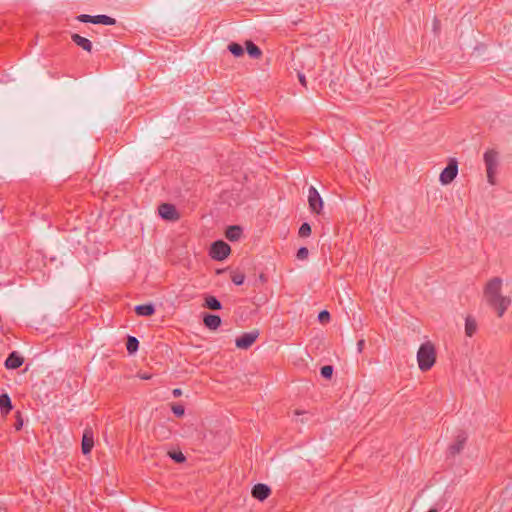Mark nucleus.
Wrapping results in <instances>:
<instances>
[{
    "label": "nucleus",
    "mask_w": 512,
    "mask_h": 512,
    "mask_svg": "<svg viewBox=\"0 0 512 512\" xmlns=\"http://www.w3.org/2000/svg\"><path fill=\"white\" fill-rule=\"evenodd\" d=\"M138 316H152L155 313V306L152 303L136 305L134 308Z\"/></svg>",
    "instance_id": "nucleus-17"
},
{
    "label": "nucleus",
    "mask_w": 512,
    "mask_h": 512,
    "mask_svg": "<svg viewBox=\"0 0 512 512\" xmlns=\"http://www.w3.org/2000/svg\"><path fill=\"white\" fill-rule=\"evenodd\" d=\"M299 236L300 237H309L311 235V226L309 223L304 222L299 228Z\"/></svg>",
    "instance_id": "nucleus-27"
},
{
    "label": "nucleus",
    "mask_w": 512,
    "mask_h": 512,
    "mask_svg": "<svg viewBox=\"0 0 512 512\" xmlns=\"http://www.w3.org/2000/svg\"><path fill=\"white\" fill-rule=\"evenodd\" d=\"M139 348V341L134 336H128L126 341V349L129 354H134Z\"/></svg>",
    "instance_id": "nucleus-22"
},
{
    "label": "nucleus",
    "mask_w": 512,
    "mask_h": 512,
    "mask_svg": "<svg viewBox=\"0 0 512 512\" xmlns=\"http://www.w3.org/2000/svg\"><path fill=\"white\" fill-rule=\"evenodd\" d=\"M252 497L259 500H266L271 494V488L263 483H258L253 486L251 490Z\"/></svg>",
    "instance_id": "nucleus-11"
},
{
    "label": "nucleus",
    "mask_w": 512,
    "mask_h": 512,
    "mask_svg": "<svg viewBox=\"0 0 512 512\" xmlns=\"http://www.w3.org/2000/svg\"><path fill=\"white\" fill-rule=\"evenodd\" d=\"M228 50L235 56V57H240L244 54V49L243 47L238 44V43H235V42H232L228 45Z\"/></svg>",
    "instance_id": "nucleus-23"
},
{
    "label": "nucleus",
    "mask_w": 512,
    "mask_h": 512,
    "mask_svg": "<svg viewBox=\"0 0 512 512\" xmlns=\"http://www.w3.org/2000/svg\"><path fill=\"white\" fill-rule=\"evenodd\" d=\"M172 394L175 398L180 397L182 395V390L180 388H175L173 389Z\"/></svg>",
    "instance_id": "nucleus-34"
},
{
    "label": "nucleus",
    "mask_w": 512,
    "mask_h": 512,
    "mask_svg": "<svg viewBox=\"0 0 512 512\" xmlns=\"http://www.w3.org/2000/svg\"><path fill=\"white\" fill-rule=\"evenodd\" d=\"M364 346H365V340L364 339H360L357 342V350H358L359 353H361L363 351Z\"/></svg>",
    "instance_id": "nucleus-33"
},
{
    "label": "nucleus",
    "mask_w": 512,
    "mask_h": 512,
    "mask_svg": "<svg viewBox=\"0 0 512 512\" xmlns=\"http://www.w3.org/2000/svg\"><path fill=\"white\" fill-rule=\"evenodd\" d=\"M466 441H467L466 433L464 431H460L457 434L454 442L449 445L448 455L454 457V456L460 454L462 452V450L464 449Z\"/></svg>",
    "instance_id": "nucleus-10"
},
{
    "label": "nucleus",
    "mask_w": 512,
    "mask_h": 512,
    "mask_svg": "<svg viewBox=\"0 0 512 512\" xmlns=\"http://www.w3.org/2000/svg\"><path fill=\"white\" fill-rule=\"evenodd\" d=\"M171 409H172V412L177 417H182L185 414V408L181 404H173Z\"/></svg>",
    "instance_id": "nucleus-28"
},
{
    "label": "nucleus",
    "mask_w": 512,
    "mask_h": 512,
    "mask_svg": "<svg viewBox=\"0 0 512 512\" xmlns=\"http://www.w3.org/2000/svg\"><path fill=\"white\" fill-rule=\"evenodd\" d=\"M71 39L77 46L81 47L83 50H85L87 52L92 51V43L89 39H87L83 36H80L77 33H73L71 35Z\"/></svg>",
    "instance_id": "nucleus-15"
},
{
    "label": "nucleus",
    "mask_w": 512,
    "mask_h": 512,
    "mask_svg": "<svg viewBox=\"0 0 512 512\" xmlns=\"http://www.w3.org/2000/svg\"><path fill=\"white\" fill-rule=\"evenodd\" d=\"M23 362L24 358L17 351H12L5 360V367L7 369H17Z\"/></svg>",
    "instance_id": "nucleus-13"
},
{
    "label": "nucleus",
    "mask_w": 512,
    "mask_h": 512,
    "mask_svg": "<svg viewBox=\"0 0 512 512\" xmlns=\"http://www.w3.org/2000/svg\"><path fill=\"white\" fill-rule=\"evenodd\" d=\"M203 306L207 309L216 311L222 309L221 302L213 295H207L204 298V304Z\"/></svg>",
    "instance_id": "nucleus-18"
},
{
    "label": "nucleus",
    "mask_w": 512,
    "mask_h": 512,
    "mask_svg": "<svg viewBox=\"0 0 512 512\" xmlns=\"http://www.w3.org/2000/svg\"><path fill=\"white\" fill-rule=\"evenodd\" d=\"M221 318L218 315L215 314H204L203 316V323L206 328L210 330H216L221 325Z\"/></svg>",
    "instance_id": "nucleus-14"
},
{
    "label": "nucleus",
    "mask_w": 512,
    "mask_h": 512,
    "mask_svg": "<svg viewBox=\"0 0 512 512\" xmlns=\"http://www.w3.org/2000/svg\"><path fill=\"white\" fill-rule=\"evenodd\" d=\"M168 456L176 463H183L186 461V457L181 451H169Z\"/></svg>",
    "instance_id": "nucleus-24"
},
{
    "label": "nucleus",
    "mask_w": 512,
    "mask_h": 512,
    "mask_svg": "<svg viewBox=\"0 0 512 512\" xmlns=\"http://www.w3.org/2000/svg\"><path fill=\"white\" fill-rule=\"evenodd\" d=\"M457 173L458 163L455 159H451L440 174V182L444 185L451 183L456 178Z\"/></svg>",
    "instance_id": "nucleus-7"
},
{
    "label": "nucleus",
    "mask_w": 512,
    "mask_h": 512,
    "mask_svg": "<svg viewBox=\"0 0 512 512\" xmlns=\"http://www.w3.org/2000/svg\"><path fill=\"white\" fill-rule=\"evenodd\" d=\"M318 320H319L321 323H327V322H329V320H330V313H329L327 310H322V311L318 314Z\"/></svg>",
    "instance_id": "nucleus-31"
},
{
    "label": "nucleus",
    "mask_w": 512,
    "mask_h": 512,
    "mask_svg": "<svg viewBox=\"0 0 512 512\" xmlns=\"http://www.w3.org/2000/svg\"><path fill=\"white\" fill-rule=\"evenodd\" d=\"M242 234H243V229H242V227H240L238 225L229 226L225 232L226 238L232 242L238 241L241 238Z\"/></svg>",
    "instance_id": "nucleus-16"
},
{
    "label": "nucleus",
    "mask_w": 512,
    "mask_h": 512,
    "mask_svg": "<svg viewBox=\"0 0 512 512\" xmlns=\"http://www.w3.org/2000/svg\"><path fill=\"white\" fill-rule=\"evenodd\" d=\"M476 330H477L476 320L471 316H467L465 319V334H466V336L472 337L474 335V333L476 332Z\"/></svg>",
    "instance_id": "nucleus-20"
},
{
    "label": "nucleus",
    "mask_w": 512,
    "mask_h": 512,
    "mask_svg": "<svg viewBox=\"0 0 512 512\" xmlns=\"http://www.w3.org/2000/svg\"><path fill=\"white\" fill-rule=\"evenodd\" d=\"M417 361L421 371H428L436 361L435 347L431 342H425L420 345L417 352Z\"/></svg>",
    "instance_id": "nucleus-2"
},
{
    "label": "nucleus",
    "mask_w": 512,
    "mask_h": 512,
    "mask_svg": "<svg viewBox=\"0 0 512 512\" xmlns=\"http://www.w3.org/2000/svg\"><path fill=\"white\" fill-rule=\"evenodd\" d=\"M502 279L494 277L486 284L484 296L487 303L497 311L498 317H502L511 304V299L501 294Z\"/></svg>",
    "instance_id": "nucleus-1"
},
{
    "label": "nucleus",
    "mask_w": 512,
    "mask_h": 512,
    "mask_svg": "<svg viewBox=\"0 0 512 512\" xmlns=\"http://www.w3.org/2000/svg\"><path fill=\"white\" fill-rule=\"evenodd\" d=\"M438 23V20H434V28L436 29V24Z\"/></svg>",
    "instance_id": "nucleus-36"
},
{
    "label": "nucleus",
    "mask_w": 512,
    "mask_h": 512,
    "mask_svg": "<svg viewBox=\"0 0 512 512\" xmlns=\"http://www.w3.org/2000/svg\"><path fill=\"white\" fill-rule=\"evenodd\" d=\"M259 332L257 330L248 333H243L236 338L235 344L239 349H248L257 340Z\"/></svg>",
    "instance_id": "nucleus-9"
},
{
    "label": "nucleus",
    "mask_w": 512,
    "mask_h": 512,
    "mask_svg": "<svg viewBox=\"0 0 512 512\" xmlns=\"http://www.w3.org/2000/svg\"><path fill=\"white\" fill-rule=\"evenodd\" d=\"M484 162L487 172V180L490 184H495V173L498 167V152L494 149H489L484 153Z\"/></svg>",
    "instance_id": "nucleus-3"
},
{
    "label": "nucleus",
    "mask_w": 512,
    "mask_h": 512,
    "mask_svg": "<svg viewBox=\"0 0 512 512\" xmlns=\"http://www.w3.org/2000/svg\"><path fill=\"white\" fill-rule=\"evenodd\" d=\"M334 372V368L332 365L322 366L320 369V374L325 379H331Z\"/></svg>",
    "instance_id": "nucleus-26"
},
{
    "label": "nucleus",
    "mask_w": 512,
    "mask_h": 512,
    "mask_svg": "<svg viewBox=\"0 0 512 512\" xmlns=\"http://www.w3.org/2000/svg\"><path fill=\"white\" fill-rule=\"evenodd\" d=\"M77 20L83 23L103 24L108 26L116 24V19L107 15L91 16L87 14H81L77 17Z\"/></svg>",
    "instance_id": "nucleus-5"
},
{
    "label": "nucleus",
    "mask_w": 512,
    "mask_h": 512,
    "mask_svg": "<svg viewBox=\"0 0 512 512\" xmlns=\"http://www.w3.org/2000/svg\"><path fill=\"white\" fill-rule=\"evenodd\" d=\"M308 203L312 213L320 214L323 208V200L314 186L308 190Z\"/></svg>",
    "instance_id": "nucleus-6"
},
{
    "label": "nucleus",
    "mask_w": 512,
    "mask_h": 512,
    "mask_svg": "<svg viewBox=\"0 0 512 512\" xmlns=\"http://www.w3.org/2000/svg\"><path fill=\"white\" fill-rule=\"evenodd\" d=\"M94 446V438L93 431L91 428H86L83 432L81 449L84 455H87L91 452Z\"/></svg>",
    "instance_id": "nucleus-12"
},
{
    "label": "nucleus",
    "mask_w": 512,
    "mask_h": 512,
    "mask_svg": "<svg viewBox=\"0 0 512 512\" xmlns=\"http://www.w3.org/2000/svg\"><path fill=\"white\" fill-rule=\"evenodd\" d=\"M13 409L11 399L8 394L0 395V410L2 414L7 415Z\"/></svg>",
    "instance_id": "nucleus-19"
},
{
    "label": "nucleus",
    "mask_w": 512,
    "mask_h": 512,
    "mask_svg": "<svg viewBox=\"0 0 512 512\" xmlns=\"http://www.w3.org/2000/svg\"><path fill=\"white\" fill-rule=\"evenodd\" d=\"M309 250L306 247H300L297 251L296 257L299 260H305L308 258Z\"/></svg>",
    "instance_id": "nucleus-29"
},
{
    "label": "nucleus",
    "mask_w": 512,
    "mask_h": 512,
    "mask_svg": "<svg viewBox=\"0 0 512 512\" xmlns=\"http://www.w3.org/2000/svg\"><path fill=\"white\" fill-rule=\"evenodd\" d=\"M246 51L254 59H258L262 55L261 49L252 41H246Z\"/></svg>",
    "instance_id": "nucleus-21"
},
{
    "label": "nucleus",
    "mask_w": 512,
    "mask_h": 512,
    "mask_svg": "<svg viewBox=\"0 0 512 512\" xmlns=\"http://www.w3.org/2000/svg\"><path fill=\"white\" fill-rule=\"evenodd\" d=\"M16 421L14 423V427L16 431H19L23 427V418L20 411H17L15 414Z\"/></svg>",
    "instance_id": "nucleus-30"
},
{
    "label": "nucleus",
    "mask_w": 512,
    "mask_h": 512,
    "mask_svg": "<svg viewBox=\"0 0 512 512\" xmlns=\"http://www.w3.org/2000/svg\"><path fill=\"white\" fill-rule=\"evenodd\" d=\"M230 251V246L226 242L217 240L211 245L210 256L214 260L222 261L228 257Z\"/></svg>",
    "instance_id": "nucleus-4"
},
{
    "label": "nucleus",
    "mask_w": 512,
    "mask_h": 512,
    "mask_svg": "<svg viewBox=\"0 0 512 512\" xmlns=\"http://www.w3.org/2000/svg\"><path fill=\"white\" fill-rule=\"evenodd\" d=\"M298 79H299V82L301 83L302 86L307 87V81H306V78H305L304 74L299 72L298 73Z\"/></svg>",
    "instance_id": "nucleus-32"
},
{
    "label": "nucleus",
    "mask_w": 512,
    "mask_h": 512,
    "mask_svg": "<svg viewBox=\"0 0 512 512\" xmlns=\"http://www.w3.org/2000/svg\"><path fill=\"white\" fill-rule=\"evenodd\" d=\"M244 280H245V275L244 273L242 272H238V271H233L232 274H231V281L235 284V285H242L244 283Z\"/></svg>",
    "instance_id": "nucleus-25"
},
{
    "label": "nucleus",
    "mask_w": 512,
    "mask_h": 512,
    "mask_svg": "<svg viewBox=\"0 0 512 512\" xmlns=\"http://www.w3.org/2000/svg\"><path fill=\"white\" fill-rule=\"evenodd\" d=\"M428 512H438V509H436V508H431Z\"/></svg>",
    "instance_id": "nucleus-35"
},
{
    "label": "nucleus",
    "mask_w": 512,
    "mask_h": 512,
    "mask_svg": "<svg viewBox=\"0 0 512 512\" xmlns=\"http://www.w3.org/2000/svg\"><path fill=\"white\" fill-rule=\"evenodd\" d=\"M158 213L160 217L167 221H177L180 218V214L176 207L170 203H162L158 207Z\"/></svg>",
    "instance_id": "nucleus-8"
}]
</instances>
